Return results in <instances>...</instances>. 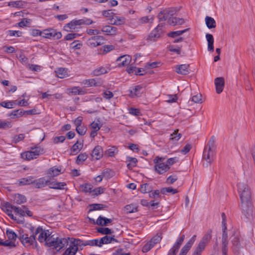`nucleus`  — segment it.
<instances>
[{"label": "nucleus", "instance_id": "nucleus-1", "mask_svg": "<svg viewBox=\"0 0 255 255\" xmlns=\"http://www.w3.org/2000/svg\"><path fill=\"white\" fill-rule=\"evenodd\" d=\"M35 234H39L37 240L40 243H44L46 246L59 251L65 249L71 238H58L57 235L52 234L48 230H44L41 227L36 228Z\"/></svg>", "mask_w": 255, "mask_h": 255}, {"label": "nucleus", "instance_id": "nucleus-2", "mask_svg": "<svg viewBox=\"0 0 255 255\" xmlns=\"http://www.w3.org/2000/svg\"><path fill=\"white\" fill-rule=\"evenodd\" d=\"M30 232L32 233L29 237L23 232H20L18 238L21 241V242L25 247L35 248L37 246V242L35 239V236L37 234H35L36 229L34 227H30L29 228Z\"/></svg>", "mask_w": 255, "mask_h": 255}, {"label": "nucleus", "instance_id": "nucleus-3", "mask_svg": "<svg viewBox=\"0 0 255 255\" xmlns=\"http://www.w3.org/2000/svg\"><path fill=\"white\" fill-rule=\"evenodd\" d=\"M237 187L241 203L251 201L252 194L249 186L245 182H240L238 184Z\"/></svg>", "mask_w": 255, "mask_h": 255}, {"label": "nucleus", "instance_id": "nucleus-4", "mask_svg": "<svg viewBox=\"0 0 255 255\" xmlns=\"http://www.w3.org/2000/svg\"><path fill=\"white\" fill-rule=\"evenodd\" d=\"M164 159V157L159 156H156L153 159L154 170L159 174H163L169 170L168 166L163 162Z\"/></svg>", "mask_w": 255, "mask_h": 255}, {"label": "nucleus", "instance_id": "nucleus-5", "mask_svg": "<svg viewBox=\"0 0 255 255\" xmlns=\"http://www.w3.org/2000/svg\"><path fill=\"white\" fill-rule=\"evenodd\" d=\"M80 240L71 238L68 245L65 247V251L62 255H75L78 251Z\"/></svg>", "mask_w": 255, "mask_h": 255}, {"label": "nucleus", "instance_id": "nucleus-6", "mask_svg": "<svg viewBox=\"0 0 255 255\" xmlns=\"http://www.w3.org/2000/svg\"><path fill=\"white\" fill-rule=\"evenodd\" d=\"M242 212L243 215L249 220L253 219L255 215L254 208L251 201L241 203Z\"/></svg>", "mask_w": 255, "mask_h": 255}, {"label": "nucleus", "instance_id": "nucleus-7", "mask_svg": "<svg viewBox=\"0 0 255 255\" xmlns=\"http://www.w3.org/2000/svg\"><path fill=\"white\" fill-rule=\"evenodd\" d=\"M222 217L223 219L222 221V231H223V234H222V253L223 255H227V253L228 252V248H227V245H228V234L226 232L227 230V227H226V223L225 221V214L223 213L222 214Z\"/></svg>", "mask_w": 255, "mask_h": 255}, {"label": "nucleus", "instance_id": "nucleus-8", "mask_svg": "<svg viewBox=\"0 0 255 255\" xmlns=\"http://www.w3.org/2000/svg\"><path fill=\"white\" fill-rule=\"evenodd\" d=\"M105 38L101 35L93 36L89 38L86 42L87 46L90 48H95L104 43Z\"/></svg>", "mask_w": 255, "mask_h": 255}, {"label": "nucleus", "instance_id": "nucleus-9", "mask_svg": "<svg viewBox=\"0 0 255 255\" xmlns=\"http://www.w3.org/2000/svg\"><path fill=\"white\" fill-rule=\"evenodd\" d=\"M162 25H158L148 35L146 40L148 43L156 41L160 38L163 31L162 29Z\"/></svg>", "mask_w": 255, "mask_h": 255}, {"label": "nucleus", "instance_id": "nucleus-10", "mask_svg": "<svg viewBox=\"0 0 255 255\" xmlns=\"http://www.w3.org/2000/svg\"><path fill=\"white\" fill-rule=\"evenodd\" d=\"M82 22L81 19L78 20L74 19L65 24L64 28L67 31H78V29L81 28Z\"/></svg>", "mask_w": 255, "mask_h": 255}, {"label": "nucleus", "instance_id": "nucleus-11", "mask_svg": "<svg viewBox=\"0 0 255 255\" xmlns=\"http://www.w3.org/2000/svg\"><path fill=\"white\" fill-rule=\"evenodd\" d=\"M41 36L46 38L52 37L59 39L61 38L62 34L60 32H56L53 29H46L41 31Z\"/></svg>", "mask_w": 255, "mask_h": 255}, {"label": "nucleus", "instance_id": "nucleus-12", "mask_svg": "<svg viewBox=\"0 0 255 255\" xmlns=\"http://www.w3.org/2000/svg\"><path fill=\"white\" fill-rule=\"evenodd\" d=\"M82 83L87 87H98L103 84L102 80L98 78L85 79Z\"/></svg>", "mask_w": 255, "mask_h": 255}, {"label": "nucleus", "instance_id": "nucleus-13", "mask_svg": "<svg viewBox=\"0 0 255 255\" xmlns=\"http://www.w3.org/2000/svg\"><path fill=\"white\" fill-rule=\"evenodd\" d=\"M214 152L210 147H206L204 149L203 157V158L209 164L213 160Z\"/></svg>", "mask_w": 255, "mask_h": 255}, {"label": "nucleus", "instance_id": "nucleus-14", "mask_svg": "<svg viewBox=\"0 0 255 255\" xmlns=\"http://www.w3.org/2000/svg\"><path fill=\"white\" fill-rule=\"evenodd\" d=\"M212 238V230H208L205 235L203 236L202 240L200 241L198 246L205 249L206 246L208 244V242L210 241Z\"/></svg>", "mask_w": 255, "mask_h": 255}, {"label": "nucleus", "instance_id": "nucleus-15", "mask_svg": "<svg viewBox=\"0 0 255 255\" xmlns=\"http://www.w3.org/2000/svg\"><path fill=\"white\" fill-rule=\"evenodd\" d=\"M117 31V28L112 25H105L101 28V31L107 35H115Z\"/></svg>", "mask_w": 255, "mask_h": 255}, {"label": "nucleus", "instance_id": "nucleus-16", "mask_svg": "<svg viewBox=\"0 0 255 255\" xmlns=\"http://www.w3.org/2000/svg\"><path fill=\"white\" fill-rule=\"evenodd\" d=\"M91 156L93 160H99L103 157V148L100 145H97L93 150Z\"/></svg>", "mask_w": 255, "mask_h": 255}, {"label": "nucleus", "instance_id": "nucleus-17", "mask_svg": "<svg viewBox=\"0 0 255 255\" xmlns=\"http://www.w3.org/2000/svg\"><path fill=\"white\" fill-rule=\"evenodd\" d=\"M189 65L181 64L174 66L175 72L181 75H187L189 73Z\"/></svg>", "mask_w": 255, "mask_h": 255}, {"label": "nucleus", "instance_id": "nucleus-18", "mask_svg": "<svg viewBox=\"0 0 255 255\" xmlns=\"http://www.w3.org/2000/svg\"><path fill=\"white\" fill-rule=\"evenodd\" d=\"M215 85L216 86V92L218 94H220L222 92L224 85V79L223 77H218L215 79Z\"/></svg>", "mask_w": 255, "mask_h": 255}, {"label": "nucleus", "instance_id": "nucleus-19", "mask_svg": "<svg viewBox=\"0 0 255 255\" xmlns=\"http://www.w3.org/2000/svg\"><path fill=\"white\" fill-rule=\"evenodd\" d=\"M49 180H46L44 177H41L36 180L33 179V184L36 188H41L45 187L48 184Z\"/></svg>", "mask_w": 255, "mask_h": 255}, {"label": "nucleus", "instance_id": "nucleus-20", "mask_svg": "<svg viewBox=\"0 0 255 255\" xmlns=\"http://www.w3.org/2000/svg\"><path fill=\"white\" fill-rule=\"evenodd\" d=\"M131 58L129 55H125L119 57L117 61L119 62V65L120 66H125L128 65L130 61Z\"/></svg>", "mask_w": 255, "mask_h": 255}, {"label": "nucleus", "instance_id": "nucleus-21", "mask_svg": "<svg viewBox=\"0 0 255 255\" xmlns=\"http://www.w3.org/2000/svg\"><path fill=\"white\" fill-rule=\"evenodd\" d=\"M143 88L140 85H137L134 87L132 88L130 90V93L129 94V97L131 98H134L136 97H139L141 94V91Z\"/></svg>", "mask_w": 255, "mask_h": 255}, {"label": "nucleus", "instance_id": "nucleus-22", "mask_svg": "<svg viewBox=\"0 0 255 255\" xmlns=\"http://www.w3.org/2000/svg\"><path fill=\"white\" fill-rule=\"evenodd\" d=\"M34 176H29L26 177L22 178L17 181L18 185L19 186L28 185L33 184Z\"/></svg>", "mask_w": 255, "mask_h": 255}, {"label": "nucleus", "instance_id": "nucleus-23", "mask_svg": "<svg viewBox=\"0 0 255 255\" xmlns=\"http://www.w3.org/2000/svg\"><path fill=\"white\" fill-rule=\"evenodd\" d=\"M154 18V17L153 15L142 16L138 19L137 23L139 25H142L146 23L152 24Z\"/></svg>", "mask_w": 255, "mask_h": 255}, {"label": "nucleus", "instance_id": "nucleus-24", "mask_svg": "<svg viewBox=\"0 0 255 255\" xmlns=\"http://www.w3.org/2000/svg\"><path fill=\"white\" fill-rule=\"evenodd\" d=\"M125 22L126 18L123 16L114 15L111 18V23L113 25H121L124 24Z\"/></svg>", "mask_w": 255, "mask_h": 255}, {"label": "nucleus", "instance_id": "nucleus-25", "mask_svg": "<svg viewBox=\"0 0 255 255\" xmlns=\"http://www.w3.org/2000/svg\"><path fill=\"white\" fill-rule=\"evenodd\" d=\"M60 173H61V168H57L56 166L52 167L47 171V174L50 177L57 176Z\"/></svg>", "mask_w": 255, "mask_h": 255}, {"label": "nucleus", "instance_id": "nucleus-26", "mask_svg": "<svg viewBox=\"0 0 255 255\" xmlns=\"http://www.w3.org/2000/svg\"><path fill=\"white\" fill-rule=\"evenodd\" d=\"M48 185H49L50 188L61 190L64 189V187L66 185V184L65 182L50 181L49 180Z\"/></svg>", "mask_w": 255, "mask_h": 255}, {"label": "nucleus", "instance_id": "nucleus-27", "mask_svg": "<svg viewBox=\"0 0 255 255\" xmlns=\"http://www.w3.org/2000/svg\"><path fill=\"white\" fill-rule=\"evenodd\" d=\"M112 222V220L101 216H99L97 220L96 224L99 226H106Z\"/></svg>", "mask_w": 255, "mask_h": 255}, {"label": "nucleus", "instance_id": "nucleus-28", "mask_svg": "<svg viewBox=\"0 0 255 255\" xmlns=\"http://www.w3.org/2000/svg\"><path fill=\"white\" fill-rule=\"evenodd\" d=\"M169 24L171 25H181L184 23V20L183 18H180L176 17H170L168 20Z\"/></svg>", "mask_w": 255, "mask_h": 255}, {"label": "nucleus", "instance_id": "nucleus-29", "mask_svg": "<svg viewBox=\"0 0 255 255\" xmlns=\"http://www.w3.org/2000/svg\"><path fill=\"white\" fill-rule=\"evenodd\" d=\"M206 38L208 41V50L213 52L214 51V38L212 34L207 33Z\"/></svg>", "mask_w": 255, "mask_h": 255}, {"label": "nucleus", "instance_id": "nucleus-30", "mask_svg": "<svg viewBox=\"0 0 255 255\" xmlns=\"http://www.w3.org/2000/svg\"><path fill=\"white\" fill-rule=\"evenodd\" d=\"M70 92L73 95H85L87 93L86 90L83 89L79 87H73L70 90Z\"/></svg>", "mask_w": 255, "mask_h": 255}, {"label": "nucleus", "instance_id": "nucleus-31", "mask_svg": "<svg viewBox=\"0 0 255 255\" xmlns=\"http://www.w3.org/2000/svg\"><path fill=\"white\" fill-rule=\"evenodd\" d=\"M101 247L104 244H108L112 243L113 242H117V240L114 237L105 236L100 239Z\"/></svg>", "mask_w": 255, "mask_h": 255}, {"label": "nucleus", "instance_id": "nucleus-32", "mask_svg": "<svg viewBox=\"0 0 255 255\" xmlns=\"http://www.w3.org/2000/svg\"><path fill=\"white\" fill-rule=\"evenodd\" d=\"M205 22L207 27L209 29L215 28L216 26V21L212 17L207 16L205 17Z\"/></svg>", "mask_w": 255, "mask_h": 255}, {"label": "nucleus", "instance_id": "nucleus-33", "mask_svg": "<svg viewBox=\"0 0 255 255\" xmlns=\"http://www.w3.org/2000/svg\"><path fill=\"white\" fill-rule=\"evenodd\" d=\"M13 200L14 203L21 204L26 202V198L24 195L16 194L13 197Z\"/></svg>", "mask_w": 255, "mask_h": 255}, {"label": "nucleus", "instance_id": "nucleus-34", "mask_svg": "<svg viewBox=\"0 0 255 255\" xmlns=\"http://www.w3.org/2000/svg\"><path fill=\"white\" fill-rule=\"evenodd\" d=\"M115 49L114 46L112 45H106L102 46L99 51L100 54L105 55Z\"/></svg>", "mask_w": 255, "mask_h": 255}, {"label": "nucleus", "instance_id": "nucleus-35", "mask_svg": "<svg viewBox=\"0 0 255 255\" xmlns=\"http://www.w3.org/2000/svg\"><path fill=\"white\" fill-rule=\"evenodd\" d=\"M31 151L33 154L34 159L36 158L38 156L43 152V149L40 146H36L31 147Z\"/></svg>", "mask_w": 255, "mask_h": 255}, {"label": "nucleus", "instance_id": "nucleus-36", "mask_svg": "<svg viewBox=\"0 0 255 255\" xmlns=\"http://www.w3.org/2000/svg\"><path fill=\"white\" fill-rule=\"evenodd\" d=\"M31 151L33 154L34 159L36 158L38 156L43 152V149L40 146H36L31 147Z\"/></svg>", "mask_w": 255, "mask_h": 255}, {"label": "nucleus", "instance_id": "nucleus-37", "mask_svg": "<svg viewBox=\"0 0 255 255\" xmlns=\"http://www.w3.org/2000/svg\"><path fill=\"white\" fill-rule=\"evenodd\" d=\"M31 151L33 154L34 159L36 158L38 156L43 152V149L40 146H36L31 147Z\"/></svg>", "mask_w": 255, "mask_h": 255}, {"label": "nucleus", "instance_id": "nucleus-38", "mask_svg": "<svg viewBox=\"0 0 255 255\" xmlns=\"http://www.w3.org/2000/svg\"><path fill=\"white\" fill-rule=\"evenodd\" d=\"M12 126L10 121L0 119V129H6L11 128Z\"/></svg>", "mask_w": 255, "mask_h": 255}, {"label": "nucleus", "instance_id": "nucleus-39", "mask_svg": "<svg viewBox=\"0 0 255 255\" xmlns=\"http://www.w3.org/2000/svg\"><path fill=\"white\" fill-rule=\"evenodd\" d=\"M125 209L128 213H134L137 211V206L135 204H130L125 206Z\"/></svg>", "mask_w": 255, "mask_h": 255}, {"label": "nucleus", "instance_id": "nucleus-40", "mask_svg": "<svg viewBox=\"0 0 255 255\" xmlns=\"http://www.w3.org/2000/svg\"><path fill=\"white\" fill-rule=\"evenodd\" d=\"M25 112L22 111V110H14L11 112V113L9 115V116L12 119L17 118L21 117Z\"/></svg>", "mask_w": 255, "mask_h": 255}, {"label": "nucleus", "instance_id": "nucleus-41", "mask_svg": "<svg viewBox=\"0 0 255 255\" xmlns=\"http://www.w3.org/2000/svg\"><path fill=\"white\" fill-rule=\"evenodd\" d=\"M170 13H166L165 10L160 11L158 14V18L160 21H167L168 20Z\"/></svg>", "mask_w": 255, "mask_h": 255}, {"label": "nucleus", "instance_id": "nucleus-42", "mask_svg": "<svg viewBox=\"0 0 255 255\" xmlns=\"http://www.w3.org/2000/svg\"><path fill=\"white\" fill-rule=\"evenodd\" d=\"M56 75L59 78H64L67 75V70L65 68H60L56 71Z\"/></svg>", "mask_w": 255, "mask_h": 255}, {"label": "nucleus", "instance_id": "nucleus-43", "mask_svg": "<svg viewBox=\"0 0 255 255\" xmlns=\"http://www.w3.org/2000/svg\"><path fill=\"white\" fill-rule=\"evenodd\" d=\"M83 143L77 141L71 147V151L77 153L83 148Z\"/></svg>", "mask_w": 255, "mask_h": 255}, {"label": "nucleus", "instance_id": "nucleus-44", "mask_svg": "<svg viewBox=\"0 0 255 255\" xmlns=\"http://www.w3.org/2000/svg\"><path fill=\"white\" fill-rule=\"evenodd\" d=\"M108 70L107 68L103 67L97 68L93 71V74L94 76H98L100 75L107 73Z\"/></svg>", "mask_w": 255, "mask_h": 255}, {"label": "nucleus", "instance_id": "nucleus-45", "mask_svg": "<svg viewBox=\"0 0 255 255\" xmlns=\"http://www.w3.org/2000/svg\"><path fill=\"white\" fill-rule=\"evenodd\" d=\"M102 174L104 177L106 179H110L114 176V172L112 170L108 168L104 169L102 171Z\"/></svg>", "mask_w": 255, "mask_h": 255}, {"label": "nucleus", "instance_id": "nucleus-46", "mask_svg": "<svg viewBox=\"0 0 255 255\" xmlns=\"http://www.w3.org/2000/svg\"><path fill=\"white\" fill-rule=\"evenodd\" d=\"M118 152V150L116 146H113L105 151V154L109 156H114Z\"/></svg>", "mask_w": 255, "mask_h": 255}, {"label": "nucleus", "instance_id": "nucleus-47", "mask_svg": "<svg viewBox=\"0 0 255 255\" xmlns=\"http://www.w3.org/2000/svg\"><path fill=\"white\" fill-rule=\"evenodd\" d=\"M178 129H176L170 134V140H172L173 142L177 141L181 137V134L178 133Z\"/></svg>", "mask_w": 255, "mask_h": 255}, {"label": "nucleus", "instance_id": "nucleus-48", "mask_svg": "<svg viewBox=\"0 0 255 255\" xmlns=\"http://www.w3.org/2000/svg\"><path fill=\"white\" fill-rule=\"evenodd\" d=\"M85 246H97L101 247L100 240V239H94L86 241L84 244Z\"/></svg>", "mask_w": 255, "mask_h": 255}, {"label": "nucleus", "instance_id": "nucleus-49", "mask_svg": "<svg viewBox=\"0 0 255 255\" xmlns=\"http://www.w3.org/2000/svg\"><path fill=\"white\" fill-rule=\"evenodd\" d=\"M21 155V157L24 159L30 160L34 159L33 154L32 153L31 150L22 152Z\"/></svg>", "mask_w": 255, "mask_h": 255}, {"label": "nucleus", "instance_id": "nucleus-50", "mask_svg": "<svg viewBox=\"0 0 255 255\" xmlns=\"http://www.w3.org/2000/svg\"><path fill=\"white\" fill-rule=\"evenodd\" d=\"M127 160L129 162L127 165V166L129 169H131L136 166L137 160L135 158L128 157Z\"/></svg>", "mask_w": 255, "mask_h": 255}, {"label": "nucleus", "instance_id": "nucleus-51", "mask_svg": "<svg viewBox=\"0 0 255 255\" xmlns=\"http://www.w3.org/2000/svg\"><path fill=\"white\" fill-rule=\"evenodd\" d=\"M25 206H22V207H16L14 208V211L16 213V215L19 216L20 217H23L25 216Z\"/></svg>", "mask_w": 255, "mask_h": 255}, {"label": "nucleus", "instance_id": "nucleus-52", "mask_svg": "<svg viewBox=\"0 0 255 255\" xmlns=\"http://www.w3.org/2000/svg\"><path fill=\"white\" fill-rule=\"evenodd\" d=\"M87 157L88 155L86 153H81L77 157L76 163L78 164L82 163L87 159Z\"/></svg>", "mask_w": 255, "mask_h": 255}, {"label": "nucleus", "instance_id": "nucleus-53", "mask_svg": "<svg viewBox=\"0 0 255 255\" xmlns=\"http://www.w3.org/2000/svg\"><path fill=\"white\" fill-rule=\"evenodd\" d=\"M188 29H185L182 30H178L175 31H172L169 33H168L167 35L171 37H175L176 36L181 35L186 31H187Z\"/></svg>", "mask_w": 255, "mask_h": 255}, {"label": "nucleus", "instance_id": "nucleus-54", "mask_svg": "<svg viewBox=\"0 0 255 255\" xmlns=\"http://www.w3.org/2000/svg\"><path fill=\"white\" fill-rule=\"evenodd\" d=\"M81 188L83 191L85 192H92V185L89 183H86L85 184L81 185Z\"/></svg>", "mask_w": 255, "mask_h": 255}, {"label": "nucleus", "instance_id": "nucleus-55", "mask_svg": "<svg viewBox=\"0 0 255 255\" xmlns=\"http://www.w3.org/2000/svg\"><path fill=\"white\" fill-rule=\"evenodd\" d=\"M6 33L7 35L9 36H17L20 37L22 35V32L20 31H16V30H9L6 31Z\"/></svg>", "mask_w": 255, "mask_h": 255}, {"label": "nucleus", "instance_id": "nucleus-56", "mask_svg": "<svg viewBox=\"0 0 255 255\" xmlns=\"http://www.w3.org/2000/svg\"><path fill=\"white\" fill-rule=\"evenodd\" d=\"M179 161V158L177 157H174L172 158H168L166 162V164L168 166L169 169L170 168V166L174 164L175 163H176Z\"/></svg>", "mask_w": 255, "mask_h": 255}, {"label": "nucleus", "instance_id": "nucleus-57", "mask_svg": "<svg viewBox=\"0 0 255 255\" xmlns=\"http://www.w3.org/2000/svg\"><path fill=\"white\" fill-rule=\"evenodd\" d=\"M31 23V20L30 19L23 18L17 24L19 27H23L26 26L27 24H29Z\"/></svg>", "mask_w": 255, "mask_h": 255}, {"label": "nucleus", "instance_id": "nucleus-58", "mask_svg": "<svg viewBox=\"0 0 255 255\" xmlns=\"http://www.w3.org/2000/svg\"><path fill=\"white\" fill-rule=\"evenodd\" d=\"M154 246L153 245V244H152V243L150 241H149L143 246L142 249V251L143 253L148 252Z\"/></svg>", "mask_w": 255, "mask_h": 255}, {"label": "nucleus", "instance_id": "nucleus-59", "mask_svg": "<svg viewBox=\"0 0 255 255\" xmlns=\"http://www.w3.org/2000/svg\"><path fill=\"white\" fill-rule=\"evenodd\" d=\"M98 232L106 236L112 233L111 230L108 228H100L98 229Z\"/></svg>", "mask_w": 255, "mask_h": 255}, {"label": "nucleus", "instance_id": "nucleus-60", "mask_svg": "<svg viewBox=\"0 0 255 255\" xmlns=\"http://www.w3.org/2000/svg\"><path fill=\"white\" fill-rule=\"evenodd\" d=\"M6 235L8 238L11 240H15L16 238L18 237V235L17 236L16 234L12 231L7 230Z\"/></svg>", "mask_w": 255, "mask_h": 255}, {"label": "nucleus", "instance_id": "nucleus-61", "mask_svg": "<svg viewBox=\"0 0 255 255\" xmlns=\"http://www.w3.org/2000/svg\"><path fill=\"white\" fill-rule=\"evenodd\" d=\"M140 191L142 193L149 192L150 188L148 184H143L141 185Z\"/></svg>", "mask_w": 255, "mask_h": 255}, {"label": "nucleus", "instance_id": "nucleus-62", "mask_svg": "<svg viewBox=\"0 0 255 255\" xmlns=\"http://www.w3.org/2000/svg\"><path fill=\"white\" fill-rule=\"evenodd\" d=\"M105 189L104 188L102 187H97L93 190H92V193L93 195L98 196L100 194H101L104 192Z\"/></svg>", "mask_w": 255, "mask_h": 255}, {"label": "nucleus", "instance_id": "nucleus-63", "mask_svg": "<svg viewBox=\"0 0 255 255\" xmlns=\"http://www.w3.org/2000/svg\"><path fill=\"white\" fill-rule=\"evenodd\" d=\"M191 247L186 244L181 250L179 255H186Z\"/></svg>", "mask_w": 255, "mask_h": 255}, {"label": "nucleus", "instance_id": "nucleus-64", "mask_svg": "<svg viewBox=\"0 0 255 255\" xmlns=\"http://www.w3.org/2000/svg\"><path fill=\"white\" fill-rule=\"evenodd\" d=\"M129 253H124V250L122 249H119L115 251L113 253V255H130Z\"/></svg>", "mask_w": 255, "mask_h": 255}]
</instances>
